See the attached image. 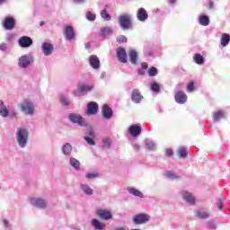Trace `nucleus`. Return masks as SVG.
Returning a JSON list of instances; mask_svg holds the SVG:
<instances>
[{
	"instance_id": "nucleus-1",
	"label": "nucleus",
	"mask_w": 230,
	"mask_h": 230,
	"mask_svg": "<svg viewBox=\"0 0 230 230\" xmlns=\"http://www.w3.org/2000/svg\"><path fill=\"white\" fill-rule=\"evenodd\" d=\"M16 143L20 148H26L28 145V139L30 137V132L28 128L24 127L17 128L16 129Z\"/></svg>"
},
{
	"instance_id": "nucleus-2",
	"label": "nucleus",
	"mask_w": 230,
	"mask_h": 230,
	"mask_svg": "<svg viewBox=\"0 0 230 230\" xmlns=\"http://www.w3.org/2000/svg\"><path fill=\"white\" fill-rule=\"evenodd\" d=\"M31 64H33V57L31 55H22L18 59V67L21 69H27Z\"/></svg>"
},
{
	"instance_id": "nucleus-3",
	"label": "nucleus",
	"mask_w": 230,
	"mask_h": 230,
	"mask_svg": "<svg viewBox=\"0 0 230 230\" xmlns=\"http://www.w3.org/2000/svg\"><path fill=\"white\" fill-rule=\"evenodd\" d=\"M21 111L27 116H33L35 113V106L33 105V102H30L29 100H25L21 103Z\"/></svg>"
},
{
	"instance_id": "nucleus-4",
	"label": "nucleus",
	"mask_w": 230,
	"mask_h": 230,
	"mask_svg": "<svg viewBox=\"0 0 230 230\" xmlns=\"http://www.w3.org/2000/svg\"><path fill=\"white\" fill-rule=\"evenodd\" d=\"M119 24L122 30H130L132 28V18L129 14H123L119 17Z\"/></svg>"
},
{
	"instance_id": "nucleus-5",
	"label": "nucleus",
	"mask_w": 230,
	"mask_h": 230,
	"mask_svg": "<svg viewBox=\"0 0 230 230\" xmlns=\"http://www.w3.org/2000/svg\"><path fill=\"white\" fill-rule=\"evenodd\" d=\"M93 84H79L77 85V90L74 91V95L84 96V94H87V93H90V91H93Z\"/></svg>"
},
{
	"instance_id": "nucleus-6",
	"label": "nucleus",
	"mask_w": 230,
	"mask_h": 230,
	"mask_svg": "<svg viewBox=\"0 0 230 230\" xmlns=\"http://www.w3.org/2000/svg\"><path fill=\"white\" fill-rule=\"evenodd\" d=\"M0 116L2 118H8V116L15 118V116H17V111H15V110L9 111L6 104H4V102L0 100Z\"/></svg>"
},
{
	"instance_id": "nucleus-7",
	"label": "nucleus",
	"mask_w": 230,
	"mask_h": 230,
	"mask_svg": "<svg viewBox=\"0 0 230 230\" xmlns=\"http://www.w3.org/2000/svg\"><path fill=\"white\" fill-rule=\"evenodd\" d=\"M68 119H69V121H71V123L79 125V127H86L87 126V123H85V119L76 113H70L68 115Z\"/></svg>"
},
{
	"instance_id": "nucleus-8",
	"label": "nucleus",
	"mask_w": 230,
	"mask_h": 230,
	"mask_svg": "<svg viewBox=\"0 0 230 230\" xmlns=\"http://www.w3.org/2000/svg\"><path fill=\"white\" fill-rule=\"evenodd\" d=\"M150 220V216L147 214H137L133 217V224L139 226L141 224H146Z\"/></svg>"
},
{
	"instance_id": "nucleus-9",
	"label": "nucleus",
	"mask_w": 230,
	"mask_h": 230,
	"mask_svg": "<svg viewBox=\"0 0 230 230\" xmlns=\"http://www.w3.org/2000/svg\"><path fill=\"white\" fill-rule=\"evenodd\" d=\"M20 48H31L33 46V40L29 36H22L18 40Z\"/></svg>"
},
{
	"instance_id": "nucleus-10",
	"label": "nucleus",
	"mask_w": 230,
	"mask_h": 230,
	"mask_svg": "<svg viewBox=\"0 0 230 230\" xmlns=\"http://www.w3.org/2000/svg\"><path fill=\"white\" fill-rule=\"evenodd\" d=\"M63 33L66 40H73L75 37H76V33L75 32V29L71 25H66Z\"/></svg>"
},
{
	"instance_id": "nucleus-11",
	"label": "nucleus",
	"mask_w": 230,
	"mask_h": 230,
	"mask_svg": "<svg viewBox=\"0 0 230 230\" xmlns=\"http://www.w3.org/2000/svg\"><path fill=\"white\" fill-rule=\"evenodd\" d=\"M54 49H55V48L53 47V44H51L49 42H43L41 44V51H42L43 55H45V57H49V56L53 55Z\"/></svg>"
},
{
	"instance_id": "nucleus-12",
	"label": "nucleus",
	"mask_w": 230,
	"mask_h": 230,
	"mask_svg": "<svg viewBox=\"0 0 230 230\" xmlns=\"http://www.w3.org/2000/svg\"><path fill=\"white\" fill-rule=\"evenodd\" d=\"M31 206H35V208H39L40 209H44L48 206V202L46 199H42L40 198H32L31 199Z\"/></svg>"
},
{
	"instance_id": "nucleus-13",
	"label": "nucleus",
	"mask_w": 230,
	"mask_h": 230,
	"mask_svg": "<svg viewBox=\"0 0 230 230\" xmlns=\"http://www.w3.org/2000/svg\"><path fill=\"white\" fill-rule=\"evenodd\" d=\"M96 215L101 220H111L112 213L107 209H97Z\"/></svg>"
},
{
	"instance_id": "nucleus-14",
	"label": "nucleus",
	"mask_w": 230,
	"mask_h": 230,
	"mask_svg": "<svg viewBox=\"0 0 230 230\" xmlns=\"http://www.w3.org/2000/svg\"><path fill=\"white\" fill-rule=\"evenodd\" d=\"M181 195L183 199V200H185V202H187V204H190V206H194L195 204V196H193V194H191L190 192H188L186 190H182L181 192Z\"/></svg>"
},
{
	"instance_id": "nucleus-15",
	"label": "nucleus",
	"mask_w": 230,
	"mask_h": 230,
	"mask_svg": "<svg viewBox=\"0 0 230 230\" xmlns=\"http://www.w3.org/2000/svg\"><path fill=\"white\" fill-rule=\"evenodd\" d=\"M86 114L88 116H93L94 114H98V103L94 102H90L87 105Z\"/></svg>"
},
{
	"instance_id": "nucleus-16",
	"label": "nucleus",
	"mask_w": 230,
	"mask_h": 230,
	"mask_svg": "<svg viewBox=\"0 0 230 230\" xmlns=\"http://www.w3.org/2000/svg\"><path fill=\"white\" fill-rule=\"evenodd\" d=\"M174 98H175L176 103H179L180 105H183V103H186V102H188V95H186L184 92L176 93Z\"/></svg>"
},
{
	"instance_id": "nucleus-17",
	"label": "nucleus",
	"mask_w": 230,
	"mask_h": 230,
	"mask_svg": "<svg viewBox=\"0 0 230 230\" xmlns=\"http://www.w3.org/2000/svg\"><path fill=\"white\" fill-rule=\"evenodd\" d=\"M89 64L93 69H100V58L96 55H92L89 58Z\"/></svg>"
},
{
	"instance_id": "nucleus-18",
	"label": "nucleus",
	"mask_w": 230,
	"mask_h": 230,
	"mask_svg": "<svg viewBox=\"0 0 230 230\" xmlns=\"http://www.w3.org/2000/svg\"><path fill=\"white\" fill-rule=\"evenodd\" d=\"M117 57L122 64H127V51H125V49L119 48L117 49Z\"/></svg>"
},
{
	"instance_id": "nucleus-19",
	"label": "nucleus",
	"mask_w": 230,
	"mask_h": 230,
	"mask_svg": "<svg viewBox=\"0 0 230 230\" xmlns=\"http://www.w3.org/2000/svg\"><path fill=\"white\" fill-rule=\"evenodd\" d=\"M131 100L134 103H139L143 100V95L139 93V90L134 89L131 93Z\"/></svg>"
},
{
	"instance_id": "nucleus-20",
	"label": "nucleus",
	"mask_w": 230,
	"mask_h": 230,
	"mask_svg": "<svg viewBox=\"0 0 230 230\" xmlns=\"http://www.w3.org/2000/svg\"><path fill=\"white\" fill-rule=\"evenodd\" d=\"M61 152L63 155H66V157H69V155H71L73 152V146H71V144L69 143H66L62 146Z\"/></svg>"
},
{
	"instance_id": "nucleus-21",
	"label": "nucleus",
	"mask_w": 230,
	"mask_h": 230,
	"mask_svg": "<svg viewBox=\"0 0 230 230\" xmlns=\"http://www.w3.org/2000/svg\"><path fill=\"white\" fill-rule=\"evenodd\" d=\"M137 17L138 21L145 22V21L148 19V13H146V10H145V8L141 7L137 11Z\"/></svg>"
},
{
	"instance_id": "nucleus-22",
	"label": "nucleus",
	"mask_w": 230,
	"mask_h": 230,
	"mask_svg": "<svg viewBox=\"0 0 230 230\" xmlns=\"http://www.w3.org/2000/svg\"><path fill=\"white\" fill-rule=\"evenodd\" d=\"M91 226L95 230H105V224L96 218L92 219Z\"/></svg>"
},
{
	"instance_id": "nucleus-23",
	"label": "nucleus",
	"mask_w": 230,
	"mask_h": 230,
	"mask_svg": "<svg viewBox=\"0 0 230 230\" xmlns=\"http://www.w3.org/2000/svg\"><path fill=\"white\" fill-rule=\"evenodd\" d=\"M194 213H195V217H197V218H201V219L209 218V213L207 211H204V209H202V208L195 209Z\"/></svg>"
},
{
	"instance_id": "nucleus-24",
	"label": "nucleus",
	"mask_w": 230,
	"mask_h": 230,
	"mask_svg": "<svg viewBox=\"0 0 230 230\" xmlns=\"http://www.w3.org/2000/svg\"><path fill=\"white\" fill-rule=\"evenodd\" d=\"M128 132L129 134L133 137H137V136H139V134H141V127L137 126V125H132L129 128H128Z\"/></svg>"
},
{
	"instance_id": "nucleus-25",
	"label": "nucleus",
	"mask_w": 230,
	"mask_h": 230,
	"mask_svg": "<svg viewBox=\"0 0 230 230\" xmlns=\"http://www.w3.org/2000/svg\"><path fill=\"white\" fill-rule=\"evenodd\" d=\"M102 116L105 119H111L112 118V109L107 104L102 107Z\"/></svg>"
},
{
	"instance_id": "nucleus-26",
	"label": "nucleus",
	"mask_w": 230,
	"mask_h": 230,
	"mask_svg": "<svg viewBox=\"0 0 230 230\" xmlns=\"http://www.w3.org/2000/svg\"><path fill=\"white\" fill-rule=\"evenodd\" d=\"M13 26H15V20L12 17H6L4 22L5 30H13Z\"/></svg>"
},
{
	"instance_id": "nucleus-27",
	"label": "nucleus",
	"mask_w": 230,
	"mask_h": 230,
	"mask_svg": "<svg viewBox=\"0 0 230 230\" xmlns=\"http://www.w3.org/2000/svg\"><path fill=\"white\" fill-rule=\"evenodd\" d=\"M128 193H130V195H134V197H139V199L145 198V196L142 194V192L134 187L128 188Z\"/></svg>"
},
{
	"instance_id": "nucleus-28",
	"label": "nucleus",
	"mask_w": 230,
	"mask_h": 230,
	"mask_svg": "<svg viewBox=\"0 0 230 230\" xmlns=\"http://www.w3.org/2000/svg\"><path fill=\"white\" fill-rule=\"evenodd\" d=\"M128 57L131 64H137V52L135 49L129 50Z\"/></svg>"
},
{
	"instance_id": "nucleus-29",
	"label": "nucleus",
	"mask_w": 230,
	"mask_h": 230,
	"mask_svg": "<svg viewBox=\"0 0 230 230\" xmlns=\"http://www.w3.org/2000/svg\"><path fill=\"white\" fill-rule=\"evenodd\" d=\"M113 31L111 27H103L101 29V35L102 37H109V35H112Z\"/></svg>"
},
{
	"instance_id": "nucleus-30",
	"label": "nucleus",
	"mask_w": 230,
	"mask_h": 230,
	"mask_svg": "<svg viewBox=\"0 0 230 230\" xmlns=\"http://www.w3.org/2000/svg\"><path fill=\"white\" fill-rule=\"evenodd\" d=\"M164 176L166 177V179H169V181H175L177 179H180V176L172 171H167L164 173Z\"/></svg>"
},
{
	"instance_id": "nucleus-31",
	"label": "nucleus",
	"mask_w": 230,
	"mask_h": 230,
	"mask_svg": "<svg viewBox=\"0 0 230 230\" xmlns=\"http://www.w3.org/2000/svg\"><path fill=\"white\" fill-rule=\"evenodd\" d=\"M230 42V36L227 33H223L221 36V45L226 48Z\"/></svg>"
},
{
	"instance_id": "nucleus-32",
	"label": "nucleus",
	"mask_w": 230,
	"mask_h": 230,
	"mask_svg": "<svg viewBox=\"0 0 230 230\" xmlns=\"http://www.w3.org/2000/svg\"><path fill=\"white\" fill-rule=\"evenodd\" d=\"M81 190L85 195H93L94 193V190L89 185L82 184Z\"/></svg>"
},
{
	"instance_id": "nucleus-33",
	"label": "nucleus",
	"mask_w": 230,
	"mask_h": 230,
	"mask_svg": "<svg viewBox=\"0 0 230 230\" xmlns=\"http://www.w3.org/2000/svg\"><path fill=\"white\" fill-rule=\"evenodd\" d=\"M199 24L201 26H209V17L208 15L199 16Z\"/></svg>"
},
{
	"instance_id": "nucleus-34",
	"label": "nucleus",
	"mask_w": 230,
	"mask_h": 230,
	"mask_svg": "<svg viewBox=\"0 0 230 230\" xmlns=\"http://www.w3.org/2000/svg\"><path fill=\"white\" fill-rule=\"evenodd\" d=\"M193 59L199 66H202V64H204V57L200 54H195Z\"/></svg>"
},
{
	"instance_id": "nucleus-35",
	"label": "nucleus",
	"mask_w": 230,
	"mask_h": 230,
	"mask_svg": "<svg viewBox=\"0 0 230 230\" xmlns=\"http://www.w3.org/2000/svg\"><path fill=\"white\" fill-rule=\"evenodd\" d=\"M70 165L75 170H80V162L76 158L70 157Z\"/></svg>"
},
{
	"instance_id": "nucleus-36",
	"label": "nucleus",
	"mask_w": 230,
	"mask_h": 230,
	"mask_svg": "<svg viewBox=\"0 0 230 230\" xmlns=\"http://www.w3.org/2000/svg\"><path fill=\"white\" fill-rule=\"evenodd\" d=\"M101 17L104 21H111V14L109 13H107V9H102L101 11Z\"/></svg>"
},
{
	"instance_id": "nucleus-37",
	"label": "nucleus",
	"mask_w": 230,
	"mask_h": 230,
	"mask_svg": "<svg viewBox=\"0 0 230 230\" xmlns=\"http://www.w3.org/2000/svg\"><path fill=\"white\" fill-rule=\"evenodd\" d=\"M59 102L61 104H63L65 107L69 106V103H71V102H69V98H67L66 95H61L59 97Z\"/></svg>"
},
{
	"instance_id": "nucleus-38",
	"label": "nucleus",
	"mask_w": 230,
	"mask_h": 230,
	"mask_svg": "<svg viewBox=\"0 0 230 230\" xmlns=\"http://www.w3.org/2000/svg\"><path fill=\"white\" fill-rule=\"evenodd\" d=\"M150 89L153 93H161V85L157 83H152Z\"/></svg>"
},
{
	"instance_id": "nucleus-39",
	"label": "nucleus",
	"mask_w": 230,
	"mask_h": 230,
	"mask_svg": "<svg viewBox=\"0 0 230 230\" xmlns=\"http://www.w3.org/2000/svg\"><path fill=\"white\" fill-rule=\"evenodd\" d=\"M224 118V111H219L214 113V121H220Z\"/></svg>"
},
{
	"instance_id": "nucleus-40",
	"label": "nucleus",
	"mask_w": 230,
	"mask_h": 230,
	"mask_svg": "<svg viewBox=\"0 0 230 230\" xmlns=\"http://www.w3.org/2000/svg\"><path fill=\"white\" fill-rule=\"evenodd\" d=\"M146 146L147 150H155V143L152 142L149 139H146Z\"/></svg>"
},
{
	"instance_id": "nucleus-41",
	"label": "nucleus",
	"mask_w": 230,
	"mask_h": 230,
	"mask_svg": "<svg viewBox=\"0 0 230 230\" xmlns=\"http://www.w3.org/2000/svg\"><path fill=\"white\" fill-rule=\"evenodd\" d=\"M178 155H180V157H187L188 151L186 150V147H180L178 149Z\"/></svg>"
},
{
	"instance_id": "nucleus-42",
	"label": "nucleus",
	"mask_w": 230,
	"mask_h": 230,
	"mask_svg": "<svg viewBox=\"0 0 230 230\" xmlns=\"http://www.w3.org/2000/svg\"><path fill=\"white\" fill-rule=\"evenodd\" d=\"M86 19L87 21H91V22L96 21V14L93 13V12L91 11H88L86 13Z\"/></svg>"
},
{
	"instance_id": "nucleus-43",
	"label": "nucleus",
	"mask_w": 230,
	"mask_h": 230,
	"mask_svg": "<svg viewBox=\"0 0 230 230\" xmlns=\"http://www.w3.org/2000/svg\"><path fill=\"white\" fill-rule=\"evenodd\" d=\"M217 207L218 208L219 211H222L223 208H224V197L219 198L217 200Z\"/></svg>"
},
{
	"instance_id": "nucleus-44",
	"label": "nucleus",
	"mask_w": 230,
	"mask_h": 230,
	"mask_svg": "<svg viewBox=\"0 0 230 230\" xmlns=\"http://www.w3.org/2000/svg\"><path fill=\"white\" fill-rule=\"evenodd\" d=\"M157 69L155 68V66H152L151 68H149L147 74L149 76H157Z\"/></svg>"
},
{
	"instance_id": "nucleus-45",
	"label": "nucleus",
	"mask_w": 230,
	"mask_h": 230,
	"mask_svg": "<svg viewBox=\"0 0 230 230\" xmlns=\"http://www.w3.org/2000/svg\"><path fill=\"white\" fill-rule=\"evenodd\" d=\"M111 143H112V141L111 140V138H103L102 139V145H103L104 148H111Z\"/></svg>"
},
{
	"instance_id": "nucleus-46",
	"label": "nucleus",
	"mask_w": 230,
	"mask_h": 230,
	"mask_svg": "<svg viewBox=\"0 0 230 230\" xmlns=\"http://www.w3.org/2000/svg\"><path fill=\"white\" fill-rule=\"evenodd\" d=\"M3 224L5 230H12V225L10 222H8V220L4 219Z\"/></svg>"
},
{
	"instance_id": "nucleus-47",
	"label": "nucleus",
	"mask_w": 230,
	"mask_h": 230,
	"mask_svg": "<svg viewBox=\"0 0 230 230\" xmlns=\"http://www.w3.org/2000/svg\"><path fill=\"white\" fill-rule=\"evenodd\" d=\"M96 177H98V173L96 172L86 173V179H96Z\"/></svg>"
},
{
	"instance_id": "nucleus-48",
	"label": "nucleus",
	"mask_w": 230,
	"mask_h": 230,
	"mask_svg": "<svg viewBox=\"0 0 230 230\" xmlns=\"http://www.w3.org/2000/svg\"><path fill=\"white\" fill-rule=\"evenodd\" d=\"M84 140L86 141V143H88V145H91V146L96 145V143L94 142V139L89 137H84Z\"/></svg>"
},
{
	"instance_id": "nucleus-49",
	"label": "nucleus",
	"mask_w": 230,
	"mask_h": 230,
	"mask_svg": "<svg viewBox=\"0 0 230 230\" xmlns=\"http://www.w3.org/2000/svg\"><path fill=\"white\" fill-rule=\"evenodd\" d=\"M194 87H195V84L193 82L189 83V84L187 85L188 93H192Z\"/></svg>"
},
{
	"instance_id": "nucleus-50",
	"label": "nucleus",
	"mask_w": 230,
	"mask_h": 230,
	"mask_svg": "<svg viewBox=\"0 0 230 230\" xmlns=\"http://www.w3.org/2000/svg\"><path fill=\"white\" fill-rule=\"evenodd\" d=\"M117 42H127V37L121 35L119 38H117Z\"/></svg>"
},
{
	"instance_id": "nucleus-51",
	"label": "nucleus",
	"mask_w": 230,
	"mask_h": 230,
	"mask_svg": "<svg viewBox=\"0 0 230 230\" xmlns=\"http://www.w3.org/2000/svg\"><path fill=\"white\" fill-rule=\"evenodd\" d=\"M8 49V45L6 43L0 44V51H6Z\"/></svg>"
},
{
	"instance_id": "nucleus-52",
	"label": "nucleus",
	"mask_w": 230,
	"mask_h": 230,
	"mask_svg": "<svg viewBox=\"0 0 230 230\" xmlns=\"http://www.w3.org/2000/svg\"><path fill=\"white\" fill-rule=\"evenodd\" d=\"M208 229H217V225H215V223L210 221L208 223Z\"/></svg>"
},
{
	"instance_id": "nucleus-53",
	"label": "nucleus",
	"mask_w": 230,
	"mask_h": 230,
	"mask_svg": "<svg viewBox=\"0 0 230 230\" xmlns=\"http://www.w3.org/2000/svg\"><path fill=\"white\" fill-rule=\"evenodd\" d=\"M133 148L134 150H136V152H137L138 150H140L141 146H138L137 143H133Z\"/></svg>"
},
{
	"instance_id": "nucleus-54",
	"label": "nucleus",
	"mask_w": 230,
	"mask_h": 230,
	"mask_svg": "<svg viewBox=\"0 0 230 230\" xmlns=\"http://www.w3.org/2000/svg\"><path fill=\"white\" fill-rule=\"evenodd\" d=\"M166 155H168L169 157H172V155H173V151H172V149H167Z\"/></svg>"
},
{
	"instance_id": "nucleus-55",
	"label": "nucleus",
	"mask_w": 230,
	"mask_h": 230,
	"mask_svg": "<svg viewBox=\"0 0 230 230\" xmlns=\"http://www.w3.org/2000/svg\"><path fill=\"white\" fill-rule=\"evenodd\" d=\"M141 67H142V69H148V64H146V63H142V64H141Z\"/></svg>"
},
{
	"instance_id": "nucleus-56",
	"label": "nucleus",
	"mask_w": 230,
	"mask_h": 230,
	"mask_svg": "<svg viewBox=\"0 0 230 230\" xmlns=\"http://www.w3.org/2000/svg\"><path fill=\"white\" fill-rule=\"evenodd\" d=\"M88 136H90V137H94V131H93V129L88 131Z\"/></svg>"
},
{
	"instance_id": "nucleus-57",
	"label": "nucleus",
	"mask_w": 230,
	"mask_h": 230,
	"mask_svg": "<svg viewBox=\"0 0 230 230\" xmlns=\"http://www.w3.org/2000/svg\"><path fill=\"white\" fill-rule=\"evenodd\" d=\"M84 48L89 49V48H91V43H85Z\"/></svg>"
},
{
	"instance_id": "nucleus-58",
	"label": "nucleus",
	"mask_w": 230,
	"mask_h": 230,
	"mask_svg": "<svg viewBox=\"0 0 230 230\" xmlns=\"http://www.w3.org/2000/svg\"><path fill=\"white\" fill-rule=\"evenodd\" d=\"M138 75H145V71L141 70V69H138Z\"/></svg>"
},
{
	"instance_id": "nucleus-59",
	"label": "nucleus",
	"mask_w": 230,
	"mask_h": 230,
	"mask_svg": "<svg viewBox=\"0 0 230 230\" xmlns=\"http://www.w3.org/2000/svg\"><path fill=\"white\" fill-rule=\"evenodd\" d=\"M7 2H8V0H0V4H4Z\"/></svg>"
},
{
	"instance_id": "nucleus-60",
	"label": "nucleus",
	"mask_w": 230,
	"mask_h": 230,
	"mask_svg": "<svg viewBox=\"0 0 230 230\" xmlns=\"http://www.w3.org/2000/svg\"><path fill=\"white\" fill-rule=\"evenodd\" d=\"M208 6H209V8H213V2L212 1H209Z\"/></svg>"
},
{
	"instance_id": "nucleus-61",
	"label": "nucleus",
	"mask_w": 230,
	"mask_h": 230,
	"mask_svg": "<svg viewBox=\"0 0 230 230\" xmlns=\"http://www.w3.org/2000/svg\"><path fill=\"white\" fill-rule=\"evenodd\" d=\"M74 3H84V0H73Z\"/></svg>"
},
{
	"instance_id": "nucleus-62",
	"label": "nucleus",
	"mask_w": 230,
	"mask_h": 230,
	"mask_svg": "<svg viewBox=\"0 0 230 230\" xmlns=\"http://www.w3.org/2000/svg\"><path fill=\"white\" fill-rule=\"evenodd\" d=\"M101 78H102V79L105 78V72H102V73L101 74Z\"/></svg>"
},
{
	"instance_id": "nucleus-63",
	"label": "nucleus",
	"mask_w": 230,
	"mask_h": 230,
	"mask_svg": "<svg viewBox=\"0 0 230 230\" xmlns=\"http://www.w3.org/2000/svg\"><path fill=\"white\" fill-rule=\"evenodd\" d=\"M114 230H126L125 227H117Z\"/></svg>"
},
{
	"instance_id": "nucleus-64",
	"label": "nucleus",
	"mask_w": 230,
	"mask_h": 230,
	"mask_svg": "<svg viewBox=\"0 0 230 230\" xmlns=\"http://www.w3.org/2000/svg\"><path fill=\"white\" fill-rule=\"evenodd\" d=\"M170 4H173L175 3V0H169Z\"/></svg>"
}]
</instances>
